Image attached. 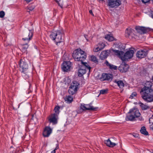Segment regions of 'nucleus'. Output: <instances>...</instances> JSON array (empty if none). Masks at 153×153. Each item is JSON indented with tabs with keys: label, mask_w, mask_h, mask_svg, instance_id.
I'll use <instances>...</instances> for the list:
<instances>
[{
	"label": "nucleus",
	"mask_w": 153,
	"mask_h": 153,
	"mask_svg": "<svg viewBox=\"0 0 153 153\" xmlns=\"http://www.w3.org/2000/svg\"><path fill=\"white\" fill-rule=\"evenodd\" d=\"M152 83L151 82L147 81L140 91L142 98L148 102L153 101V90L152 88Z\"/></svg>",
	"instance_id": "nucleus-1"
},
{
	"label": "nucleus",
	"mask_w": 153,
	"mask_h": 153,
	"mask_svg": "<svg viewBox=\"0 0 153 153\" xmlns=\"http://www.w3.org/2000/svg\"><path fill=\"white\" fill-rule=\"evenodd\" d=\"M63 36L64 33L62 31L58 30L51 32L50 37L52 40L54 41L57 45H59V44L63 42Z\"/></svg>",
	"instance_id": "nucleus-2"
},
{
	"label": "nucleus",
	"mask_w": 153,
	"mask_h": 153,
	"mask_svg": "<svg viewBox=\"0 0 153 153\" xmlns=\"http://www.w3.org/2000/svg\"><path fill=\"white\" fill-rule=\"evenodd\" d=\"M72 56L75 61H80L81 63L83 62L86 58V53L81 49H78L75 50L73 53Z\"/></svg>",
	"instance_id": "nucleus-3"
},
{
	"label": "nucleus",
	"mask_w": 153,
	"mask_h": 153,
	"mask_svg": "<svg viewBox=\"0 0 153 153\" xmlns=\"http://www.w3.org/2000/svg\"><path fill=\"white\" fill-rule=\"evenodd\" d=\"M128 113L130 114L126 116V121H133L135 118H137L141 115L139 110L136 108L131 109Z\"/></svg>",
	"instance_id": "nucleus-4"
},
{
	"label": "nucleus",
	"mask_w": 153,
	"mask_h": 153,
	"mask_svg": "<svg viewBox=\"0 0 153 153\" xmlns=\"http://www.w3.org/2000/svg\"><path fill=\"white\" fill-rule=\"evenodd\" d=\"M19 71L22 73V76H25L27 75L28 65L26 62H25V59H21L20 60L19 63Z\"/></svg>",
	"instance_id": "nucleus-5"
},
{
	"label": "nucleus",
	"mask_w": 153,
	"mask_h": 153,
	"mask_svg": "<svg viewBox=\"0 0 153 153\" xmlns=\"http://www.w3.org/2000/svg\"><path fill=\"white\" fill-rule=\"evenodd\" d=\"M82 65L79 67L78 71V75L80 77L82 76L85 74L87 70H88L90 72L91 67L86 62H82Z\"/></svg>",
	"instance_id": "nucleus-6"
},
{
	"label": "nucleus",
	"mask_w": 153,
	"mask_h": 153,
	"mask_svg": "<svg viewBox=\"0 0 153 153\" xmlns=\"http://www.w3.org/2000/svg\"><path fill=\"white\" fill-rule=\"evenodd\" d=\"M121 0H108V5L111 8H116L121 4Z\"/></svg>",
	"instance_id": "nucleus-7"
},
{
	"label": "nucleus",
	"mask_w": 153,
	"mask_h": 153,
	"mask_svg": "<svg viewBox=\"0 0 153 153\" xmlns=\"http://www.w3.org/2000/svg\"><path fill=\"white\" fill-rule=\"evenodd\" d=\"M134 53V50H129L126 51L125 54L123 53V56L122 57V60L123 61H125L131 58L133 56Z\"/></svg>",
	"instance_id": "nucleus-8"
},
{
	"label": "nucleus",
	"mask_w": 153,
	"mask_h": 153,
	"mask_svg": "<svg viewBox=\"0 0 153 153\" xmlns=\"http://www.w3.org/2000/svg\"><path fill=\"white\" fill-rule=\"evenodd\" d=\"M48 119L50 123L55 125L57 123L58 116L56 114H52L48 117Z\"/></svg>",
	"instance_id": "nucleus-9"
},
{
	"label": "nucleus",
	"mask_w": 153,
	"mask_h": 153,
	"mask_svg": "<svg viewBox=\"0 0 153 153\" xmlns=\"http://www.w3.org/2000/svg\"><path fill=\"white\" fill-rule=\"evenodd\" d=\"M113 77V75L111 74L103 73L101 77L100 78V79L101 81L107 80L111 81Z\"/></svg>",
	"instance_id": "nucleus-10"
},
{
	"label": "nucleus",
	"mask_w": 153,
	"mask_h": 153,
	"mask_svg": "<svg viewBox=\"0 0 153 153\" xmlns=\"http://www.w3.org/2000/svg\"><path fill=\"white\" fill-rule=\"evenodd\" d=\"M147 51L146 49L140 50L138 51L137 53V57L139 58L142 59L146 57L147 55Z\"/></svg>",
	"instance_id": "nucleus-11"
},
{
	"label": "nucleus",
	"mask_w": 153,
	"mask_h": 153,
	"mask_svg": "<svg viewBox=\"0 0 153 153\" xmlns=\"http://www.w3.org/2000/svg\"><path fill=\"white\" fill-rule=\"evenodd\" d=\"M135 29L138 33L141 34H144L150 31V28L136 26Z\"/></svg>",
	"instance_id": "nucleus-12"
},
{
	"label": "nucleus",
	"mask_w": 153,
	"mask_h": 153,
	"mask_svg": "<svg viewBox=\"0 0 153 153\" xmlns=\"http://www.w3.org/2000/svg\"><path fill=\"white\" fill-rule=\"evenodd\" d=\"M33 35V31L31 30H29V32H27L24 34V38L22 39V40L24 41H27L28 42L31 40Z\"/></svg>",
	"instance_id": "nucleus-13"
},
{
	"label": "nucleus",
	"mask_w": 153,
	"mask_h": 153,
	"mask_svg": "<svg viewBox=\"0 0 153 153\" xmlns=\"http://www.w3.org/2000/svg\"><path fill=\"white\" fill-rule=\"evenodd\" d=\"M134 30L131 28H127L125 31V36L127 38H132L134 36Z\"/></svg>",
	"instance_id": "nucleus-14"
},
{
	"label": "nucleus",
	"mask_w": 153,
	"mask_h": 153,
	"mask_svg": "<svg viewBox=\"0 0 153 153\" xmlns=\"http://www.w3.org/2000/svg\"><path fill=\"white\" fill-rule=\"evenodd\" d=\"M71 64L70 62H64L62 64V68L64 71H67L70 70Z\"/></svg>",
	"instance_id": "nucleus-15"
},
{
	"label": "nucleus",
	"mask_w": 153,
	"mask_h": 153,
	"mask_svg": "<svg viewBox=\"0 0 153 153\" xmlns=\"http://www.w3.org/2000/svg\"><path fill=\"white\" fill-rule=\"evenodd\" d=\"M52 131V129L48 126L45 127L44 130L43 135L45 137H47L49 136Z\"/></svg>",
	"instance_id": "nucleus-16"
},
{
	"label": "nucleus",
	"mask_w": 153,
	"mask_h": 153,
	"mask_svg": "<svg viewBox=\"0 0 153 153\" xmlns=\"http://www.w3.org/2000/svg\"><path fill=\"white\" fill-rule=\"evenodd\" d=\"M128 68V65L126 64H122L119 67L118 69L121 72H125L127 71Z\"/></svg>",
	"instance_id": "nucleus-17"
},
{
	"label": "nucleus",
	"mask_w": 153,
	"mask_h": 153,
	"mask_svg": "<svg viewBox=\"0 0 153 153\" xmlns=\"http://www.w3.org/2000/svg\"><path fill=\"white\" fill-rule=\"evenodd\" d=\"M108 51L105 50L102 51L100 56V58L101 60H103L106 58L109 54Z\"/></svg>",
	"instance_id": "nucleus-18"
},
{
	"label": "nucleus",
	"mask_w": 153,
	"mask_h": 153,
	"mask_svg": "<svg viewBox=\"0 0 153 153\" xmlns=\"http://www.w3.org/2000/svg\"><path fill=\"white\" fill-rule=\"evenodd\" d=\"M105 64L110 69L112 70H117V66L109 63L107 60H106L105 62Z\"/></svg>",
	"instance_id": "nucleus-19"
},
{
	"label": "nucleus",
	"mask_w": 153,
	"mask_h": 153,
	"mask_svg": "<svg viewBox=\"0 0 153 153\" xmlns=\"http://www.w3.org/2000/svg\"><path fill=\"white\" fill-rule=\"evenodd\" d=\"M112 51L115 55L117 56H118L121 58L122 59V57L123 56L124 53L123 51L116 50H113Z\"/></svg>",
	"instance_id": "nucleus-20"
},
{
	"label": "nucleus",
	"mask_w": 153,
	"mask_h": 153,
	"mask_svg": "<svg viewBox=\"0 0 153 153\" xmlns=\"http://www.w3.org/2000/svg\"><path fill=\"white\" fill-rule=\"evenodd\" d=\"M86 107V104H81L79 110L78 111V113H82L83 111H85L86 110H89L92 109L91 108H87Z\"/></svg>",
	"instance_id": "nucleus-21"
},
{
	"label": "nucleus",
	"mask_w": 153,
	"mask_h": 153,
	"mask_svg": "<svg viewBox=\"0 0 153 153\" xmlns=\"http://www.w3.org/2000/svg\"><path fill=\"white\" fill-rule=\"evenodd\" d=\"M114 82L117 84L120 88H123L124 86V84L122 80H115L114 81Z\"/></svg>",
	"instance_id": "nucleus-22"
},
{
	"label": "nucleus",
	"mask_w": 153,
	"mask_h": 153,
	"mask_svg": "<svg viewBox=\"0 0 153 153\" xmlns=\"http://www.w3.org/2000/svg\"><path fill=\"white\" fill-rule=\"evenodd\" d=\"M104 142L107 146L111 147H113L116 145V144L111 142L109 139L105 140Z\"/></svg>",
	"instance_id": "nucleus-23"
},
{
	"label": "nucleus",
	"mask_w": 153,
	"mask_h": 153,
	"mask_svg": "<svg viewBox=\"0 0 153 153\" xmlns=\"http://www.w3.org/2000/svg\"><path fill=\"white\" fill-rule=\"evenodd\" d=\"M138 104L143 110H146L150 108L149 106L144 104L141 102H139Z\"/></svg>",
	"instance_id": "nucleus-24"
},
{
	"label": "nucleus",
	"mask_w": 153,
	"mask_h": 153,
	"mask_svg": "<svg viewBox=\"0 0 153 153\" xmlns=\"http://www.w3.org/2000/svg\"><path fill=\"white\" fill-rule=\"evenodd\" d=\"M28 47V45L27 43L25 44H22L21 46V48L22 51L23 52H25L27 51V49Z\"/></svg>",
	"instance_id": "nucleus-25"
},
{
	"label": "nucleus",
	"mask_w": 153,
	"mask_h": 153,
	"mask_svg": "<svg viewBox=\"0 0 153 153\" xmlns=\"http://www.w3.org/2000/svg\"><path fill=\"white\" fill-rule=\"evenodd\" d=\"M86 108H91L92 109H90L89 110L95 111H97L98 109V108L97 107H94V106H93L92 105L91 103H90L89 104H86Z\"/></svg>",
	"instance_id": "nucleus-26"
},
{
	"label": "nucleus",
	"mask_w": 153,
	"mask_h": 153,
	"mask_svg": "<svg viewBox=\"0 0 153 153\" xmlns=\"http://www.w3.org/2000/svg\"><path fill=\"white\" fill-rule=\"evenodd\" d=\"M140 133L145 135H147L149 134V133L146 130V128L145 126H143L141 127L140 130Z\"/></svg>",
	"instance_id": "nucleus-27"
},
{
	"label": "nucleus",
	"mask_w": 153,
	"mask_h": 153,
	"mask_svg": "<svg viewBox=\"0 0 153 153\" xmlns=\"http://www.w3.org/2000/svg\"><path fill=\"white\" fill-rule=\"evenodd\" d=\"M105 38L109 41H112L115 40L114 37L110 34H107L105 36Z\"/></svg>",
	"instance_id": "nucleus-28"
},
{
	"label": "nucleus",
	"mask_w": 153,
	"mask_h": 153,
	"mask_svg": "<svg viewBox=\"0 0 153 153\" xmlns=\"http://www.w3.org/2000/svg\"><path fill=\"white\" fill-rule=\"evenodd\" d=\"M79 85V83L77 81H74L71 83L70 87L78 88Z\"/></svg>",
	"instance_id": "nucleus-29"
},
{
	"label": "nucleus",
	"mask_w": 153,
	"mask_h": 153,
	"mask_svg": "<svg viewBox=\"0 0 153 153\" xmlns=\"http://www.w3.org/2000/svg\"><path fill=\"white\" fill-rule=\"evenodd\" d=\"M65 101H67L68 103H70L73 100L72 97L71 96H66L65 98Z\"/></svg>",
	"instance_id": "nucleus-30"
},
{
	"label": "nucleus",
	"mask_w": 153,
	"mask_h": 153,
	"mask_svg": "<svg viewBox=\"0 0 153 153\" xmlns=\"http://www.w3.org/2000/svg\"><path fill=\"white\" fill-rule=\"evenodd\" d=\"M91 60L96 64H98V59H97L95 56H92L91 57Z\"/></svg>",
	"instance_id": "nucleus-31"
},
{
	"label": "nucleus",
	"mask_w": 153,
	"mask_h": 153,
	"mask_svg": "<svg viewBox=\"0 0 153 153\" xmlns=\"http://www.w3.org/2000/svg\"><path fill=\"white\" fill-rule=\"evenodd\" d=\"M59 109L60 107L59 106L55 107L54 109V111L55 113H53V114H56L57 116H58L60 112Z\"/></svg>",
	"instance_id": "nucleus-32"
},
{
	"label": "nucleus",
	"mask_w": 153,
	"mask_h": 153,
	"mask_svg": "<svg viewBox=\"0 0 153 153\" xmlns=\"http://www.w3.org/2000/svg\"><path fill=\"white\" fill-rule=\"evenodd\" d=\"M97 45L101 50L103 49L105 46V44L102 42L99 43Z\"/></svg>",
	"instance_id": "nucleus-33"
},
{
	"label": "nucleus",
	"mask_w": 153,
	"mask_h": 153,
	"mask_svg": "<svg viewBox=\"0 0 153 153\" xmlns=\"http://www.w3.org/2000/svg\"><path fill=\"white\" fill-rule=\"evenodd\" d=\"M76 91L75 90V89L74 90V89H71L70 88H69L68 91L69 93L72 95H73L75 94L76 93Z\"/></svg>",
	"instance_id": "nucleus-34"
},
{
	"label": "nucleus",
	"mask_w": 153,
	"mask_h": 153,
	"mask_svg": "<svg viewBox=\"0 0 153 153\" xmlns=\"http://www.w3.org/2000/svg\"><path fill=\"white\" fill-rule=\"evenodd\" d=\"M108 89L101 90L100 91V94H106L108 93Z\"/></svg>",
	"instance_id": "nucleus-35"
},
{
	"label": "nucleus",
	"mask_w": 153,
	"mask_h": 153,
	"mask_svg": "<svg viewBox=\"0 0 153 153\" xmlns=\"http://www.w3.org/2000/svg\"><path fill=\"white\" fill-rule=\"evenodd\" d=\"M101 51L99 47L97 45H96L93 49V51L95 52H97L99 51Z\"/></svg>",
	"instance_id": "nucleus-36"
},
{
	"label": "nucleus",
	"mask_w": 153,
	"mask_h": 153,
	"mask_svg": "<svg viewBox=\"0 0 153 153\" xmlns=\"http://www.w3.org/2000/svg\"><path fill=\"white\" fill-rule=\"evenodd\" d=\"M137 95V93L136 92H133L131 95H130L129 98L131 99H132L134 97H136Z\"/></svg>",
	"instance_id": "nucleus-37"
},
{
	"label": "nucleus",
	"mask_w": 153,
	"mask_h": 153,
	"mask_svg": "<svg viewBox=\"0 0 153 153\" xmlns=\"http://www.w3.org/2000/svg\"><path fill=\"white\" fill-rule=\"evenodd\" d=\"M5 15L4 12L3 11H1L0 12V18H2L4 17Z\"/></svg>",
	"instance_id": "nucleus-38"
},
{
	"label": "nucleus",
	"mask_w": 153,
	"mask_h": 153,
	"mask_svg": "<svg viewBox=\"0 0 153 153\" xmlns=\"http://www.w3.org/2000/svg\"><path fill=\"white\" fill-rule=\"evenodd\" d=\"M149 121L150 124L151 123V124L149 126L150 128L153 130V122H151L150 118L149 119Z\"/></svg>",
	"instance_id": "nucleus-39"
},
{
	"label": "nucleus",
	"mask_w": 153,
	"mask_h": 153,
	"mask_svg": "<svg viewBox=\"0 0 153 153\" xmlns=\"http://www.w3.org/2000/svg\"><path fill=\"white\" fill-rule=\"evenodd\" d=\"M34 8L33 7H29L27 9V11L29 12H30V11H32L33 10Z\"/></svg>",
	"instance_id": "nucleus-40"
},
{
	"label": "nucleus",
	"mask_w": 153,
	"mask_h": 153,
	"mask_svg": "<svg viewBox=\"0 0 153 153\" xmlns=\"http://www.w3.org/2000/svg\"><path fill=\"white\" fill-rule=\"evenodd\" d=\"M150 0H141V1L143 3L146 4L149 2Z\"/></svg>",
	"instance_id": "nucleus-41"
},
{
	"label": "nucleus",
	"mask_w": 153,
	"mask_h": 153,
	"mask_svg": "<svg viewBox=\"0 0 153 153\" xmlns=\"http://www.w3.org/2000/svg\"><path fill=\"white\" fill-rule=\"evenodd\" d=\"M150 16L153 19V11H152L150 13Z\"/></svg>",
	"instance_id": "nucleus-42"
},
{
	"label": "nucleus",
	"mask_w": 153,
	"mask_h": 153,
	"mask_svg": "<svg viewBox=\"0 0 153 153\" xmlns=\"http://www.w3.org/2000/svg\"><path fill=\"white\" fill-rule=\"evenodd\" d=\"M56 145V146L55 149H54V150H55V151L56 150L58 149L59 148L58 144H57Z\"/></svg>",
	"instance_id": "nucleus-43"
},
{
	"label": "nucleus",
	"mask_w": 153,
	"mask_h": 153,
	"mask_svg": "<svg viewBox=\"0 0 153 153\" xmlns=\"http://www.w3.org/2000/svg\"><path fill=\"white\" fill-rule=\"evenodd\" d=\"M89 13L91 14L92 15H93V16H94V14L93 13V12H92V10H90L89 11Z\"/></svg>",
	"instance_id": "nucleus-44"
},
{
	"label": "nucleus",
	"mask_w": 153,
	"mask_h": 153,
	"mask_svg": "<svg viewBox=\"0 0 153 153\" xmlns=\"http://www.w3.org/2000/svg\"><path fill=\"white\" fill-rule=\"evenodd\" d=\"M139 117V119L140 121H142L143 120V118L142 117H140V116Z\"/></svg>",
	"instance_id": "nucleus-45"
},
{
	"label": "nucleus",
	"mask_w": 153,
	"mask_h": 153,
	"mask_svg": "<svg viewBox=\"0 0 153 153\" xmlns=\"http://www.w3.org/2000/svg\"><path fill=\"white\" fill-rule=\"evenodd\" d=\"M69 88H71V89H74V90L75 89V90L76 91H77V89H78V88H73V87H70Z\"/></svg>",
	"instance_id": "nucleus-46"
},
{
	"label": "nucleus",
	"mask_w": 153,
	"mask_h": 153,
	"mask_svg": "<svg viewBox=\"0 0 153 153\" xmlns=\"http://www.w3.org/2000/svg\"><path fill=\"white\" fill-rule=\"evenodd\" d=\"M56 153V151L55 150H54L52 151L51 152V153Z\"/></svg>",
	"instance_id": "nucleus-47"
},
{
	"label": "nucleus",
	"mask_w": 153,
	"mask_h": 153,
	"mask_svg": "<svg viewBox=\"0 0 153 153\" xmlns=\"http://www.w3.org/2000/svg\"><path fill=\"white\" fill-rule=\"evenodd\" d=\"M32 0H26V1L27 2L29 3Z\"/></svg>",
	"instance_id": "nucleus-48"
},
{
	"label": "nucleus",
	"mask_w": 153,
	"mask_h": 153,
	"mask_svg": "<svg viewBox=\"0 0 153 153\" xmlns=\"http://www.w3.org/2000/svg\"><path fill=\"white\" fill-rule=\"evenodd\" d=\"M85 37L86 38V39L87 40V41H88V39H87V35H84Z\"/></svg>",
	"instance_id": "nucleus-49"
},
{
	"label": "nucleus",
	"mask_w": 153,
	"mask_h": 153,
	"mask_svg": "<svg viewBox=\"0 0 153 153\" xmlns=\"http://www.w3.org/2000/svg\"><path fill=\"white\" fill-rule=\"evenodd\" d=\"M100 1H103L104 0H99Z\"/></svg>",
	"instance_id": "nucleus-50"
},
{
	"label": "nucleus",
	"mask_w": 153,
	"mask_h": 153,
	"mask_svg": "<svg viewBox=\"0 0 153 153\" xmlns=\"http://www.w3.org/2000/svg\"><path fill=\"white\" fill-rule=\"evenodd\" d=\"M152 117H153V115H152Z\"/></svg>",
	"instance_id": "nucleus-51"
},
{
	"label": "nucleus",
	"mask_w": 153,
	"mask_h": 153,
	"mask_svg": "<svg viewBox=\"0 0 153 153\" xmlns=\"http://www.w3.org/2000/svg\"><path fill=\"white\" fill-rule=\"evenodd\" d=\"M152 153H153V152H152Z\"/></svg>",
	"instance_id": "nucleus-52"
}]
</instances>
